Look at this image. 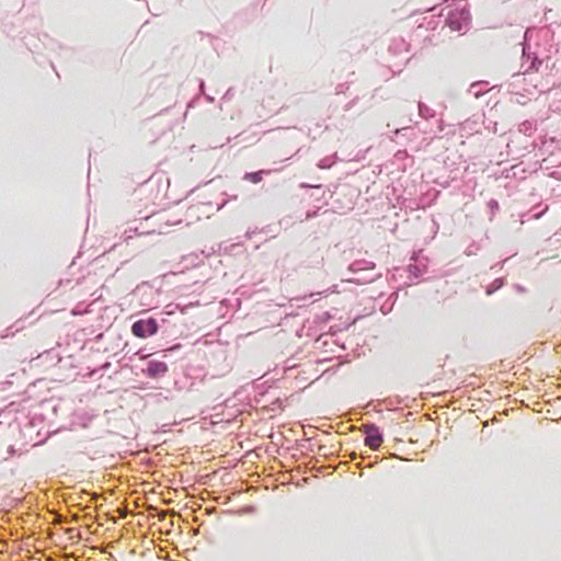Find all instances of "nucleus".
<instances>
[{
    "instance_id": "nucleus-1",
    "label": "nucleus",
    "mask_w": 561,
    "mask_h": 561,
    "mask_svg": "<svg viewBox=\"0 0 561 561\" xmlns=\"http://www.w3.org/2000/svg\"><path fill=\"white\" fill-rule=\"evenodd\" d=\"M158 328L156 319H141L133 323L131 333L139 339H146L154 335L158 332Z\"/></svg>"
},
{
    "instance_id": "nucleus-2",
    "label": "nucleus",
    "mask_w": 561,
    "mask_h": 561,
    "mask_svg": "<svg viewBox=\"0 0 561 561\" xmlns=\"http://www.w3.org/2000/svg\"><path fill=\"white\" fill-rule=\"evenodd\" d=\"M364 432L366 434L365 445L373 450L378 449L383 442L382 435L380 434L378 427L373 424L365 425Z\"/></svg>"
},
{
    "instance_id": "nucleus-3",
    "label": "nucleus",
    "mask_w": 561,
    "mask_h": 561,
    "mask_svg": "<svg viewBox=\"0 0 561 561\" xmlns=\"http://www.w3.org/2000/svg\"><path fill=\"white\" fill-rule=\"evenodd\" d=\"M168 371V366L163 362L151 360L148 363L145 374L151 378H157Z\"/></svg>"
},
{
    "instance_id": "nucleus-4",
    "label": "nucleus",
    "mask_w": 561,
    "mask_h": 561,
    "mask_svg": "<svg viewBox=\"0 0 561 561\" xmlns=\"http://www.w3.org/2000/svg\"><path fill=\"white\" fill-rule=\"evenodd\" d=\"M265 171L250 172L244 175V179L252 183H260L263 179V173Z\"/></svg>"
}]
</instances>
